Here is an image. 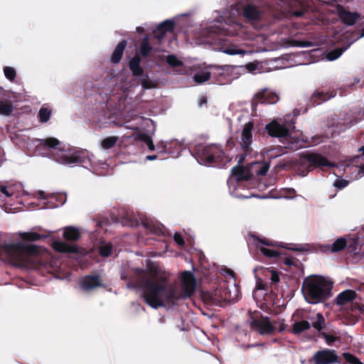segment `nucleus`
<instances>
[{"label": "nucleus", "instance_id": "f257e3e1", "mask_svg": "<svg viewBox=\"0 0 364 364\" xmlns=\"http://www.w3.org/2000/svg\"><path fill=\"white\" fill-rule=\"evenodd\" d=\"M134 272L136 276V287L143 291L142 296H177L169 275L159 274L157 267L135 268Z\"/></svg>", "mask_w": 364, "mask_h": 364}, {"label": "nucleus", "instance_id": "f03ea898", "mask_svg": "<svg viewBox=\"0 0 364 364\" xmlns=\"http://www.w3.org/2000/svg\"><path fill=\"white\" fill-rule=\"evenodd\" d=\"M1 249L8 257L10 262L19 267H30L41 253V248L36 245H26L22 242L7 243Z\"/></svg>", "mask_w": 364, "mask_h": 364}, {"label": "nucleus", "instance_id": "7ed1b4c3", "mask_svg": "<svg viewBox=\"0 0 364 364\" xmlns=\"http://www.w3.org/2000/svg\"><path fill=\"white\" fill-rule=\"evenodd\" d=\"M193 156L198 163L213 167H223L232 159L226 154L222 146L216 144L196 145L193 150Z\"/></svg>", "mask_w": 364, "mask_h": 364}, {"label": "nucleus", "instance_id": "20e7f679", "mask_svg": "<svg viewBox=\"0 0 364 364\" xmlns=\"http://www.w3.org/2000/svg\"><path fill=\"white\" fill-rule=\"evenodd\" d=\"M333 282L325 277L313 274L306 277L302 284V291L307 296H331Z\"/></svg>", "mask_w": 364, "mask_h": 364}, {"label": "nucleus", "instance_id": "39448f33", "mask_svg": "<svg viewBox=\"0 0 364 364\" xmlns=\"http://www.w3.org/2000/svg\"><path fill=\"white\" fill-rule=\"evenodd\" d=\"M297 171L302 176L317 168L331 167L333 164L328 159L317 153L306 152L300 155L296 161Z\"/></svg>", "mask_w": 364, "mask_h": 364}, {"label": "nucleus", "instance_id": "423d86ee", "mask_svg": "<svg viewBox=\"0 0 364 364\" xmlns=\"http://www.w3.org/2000/svg\"><path fill=\"white\" fill-rule=\"evenodd\" d=\"M269 168V162L255 161L250 164L248 169L237 165L231 170V174L235 177L237 181H248L254 175L265 176Z\"/></svg>", "mask_w": 364, "mask_h": 364}, {"label": "nucleus", "instance_id": "0eeeda50", "mask_svg": "<svg viewBox=\"0 0 364 364\" xmlns=\"http://www.w3.org/2000/svg\"><path fill=\"white\" fill-rule=\"evenodd\" d=\"M179 279L183 293L181 296H193L196 290L200 287L193 273L191 271L180 272Z\"/></svg>", "mask_w": 364, "mask_h": 364}, {"label": "nucleus", "instance_id": "6e6552de", "mask_svg": "<svg viewBox=\"0 0 364 364\" xmlns=\"http://www.w3.org/2000/svg\"><path fill=\"white\" fill-rule=\"evenodd\" d=\"M356 241L353 240L348 244L347 240L344 237H339L331 245H322L320 246V250L325 254H331L339 252L344 250L346 247L348 248V251L355 254L356 250Z\"/></svg>", "mask_w": 364, "mask_h": 364}, {"label": "nucleus", "instance_id": "1a4fd4ad", "mask_svg": "<svg viewBox=\"0 0 364 364\" xmlns=\"http://www.w3.org/2000/svg\"><path fill=\"white\" fill-rule=\"evenodd\" d=\"M55 160L63 165L71 166L76 164L83 166L90 161L87 154L84 151H76L71 154H62Z\"/></svg>", "mask_w": 364, "mask_h": 364}, {"label": "nucleus", "instance_id": "9d476101", "mask_svg": "<svg viewBox=\"0 0 364 364\" xmlns=\"http://www.w3.org/2000/svg\"><path fill=\"white\" fill-rule=\"evenodd\" d=\"M254 123L249 122L246 123L242 130L240 145L243 151L246 154L252 152L251 144L252 142V130Z\"/></svg>", "mask_w": 364, "mask_h": 364}, {"label": "nucleus", "instance_id": "9b49d317", "mask_svg": "<svg viewBox=\"0 0 364 364\" xmlns=\"http://www.w3.org/2000/svg\"><path fill=\"white\" fill-rule=\"evenodd\" d=\"M251 328L261 335L271 334L275 330V327L270 322L268 317H261L253 319L250 323Z\"/></svg>", "mask_w": 364, "mask_h": 364}, {"label": "nucleus", "instance_id": "f8f14e48", "mask_svg": "<svg viewBox=\"0 0 364 364\" xmlns=\"http://www.w3.org/2000/svg\"><path fill=\"white\" fill-rule=\"evenodd\" d=\"M267 134L272 137H287L289 131L284 124L279 123L277 120H273L265 127Z\"/></svg>", "mask_w": 364, "mask_h": 364}, {"label": "nucleus", "instance_id": "ddd939ff", "mask_svg": "<svg viewBox=\"0 0 364 364\" xmlns=\"http://www.w3.org/2000/svg\"><path fill=\"white\" fill-rule=\"evenodd\" d=\"M159 156H161V159H165L168 156L175 157L177 156L180 146L176 143H167L166 141H161L156 146Z\"/></svg>", "mask_w": 364, "mask_h": 364}, {"label": "nucleus", "instance_id": "4468645a", "mask_svg": "<svg viewBox=\"0 0 364 364\" xmlns=\"http://www.w3.org/2000/svg\"><path fill=\"white\" fill-rule=\"evenodd\" d=\"M315 364H331L338 362L334 350L326 349L317 351L314 355Z\"/></svg>", "mask_w": 364, "mask_h": 364}, {"label": "nucleus", "instance_id": "2eb2a0df", "mask_svg": "<svg viewBox=\"0 0 364 364\" xmlns=\"http://www.w3.org/2000/svg\"><path fill=\"white\" fill-rule=\"evenodd\" d=\"M174 27L175 23L173 21L170 19L165 20L158 25V26L153 31L154 37L156 38L159 43L161 44L166 33L168 32H173Z\"/></svg>", "mask_w": 364, "mask_h": 364}, {"label": "nucleus", "instance_id": "dca6fc26", "mask_svg": "<svg viewBox=\"0 0 364 364\" xmlns=\"http://www.w3.org/2000/svg\"><path fill=\"white\" fill-rule=\"evenodd\" d=\"M79 284L82 289L89 291L102 287V282L98 275H87L80 279Z\"/></svg>", "mask_w": 364, "mask_h": 364}, {"label": "nucleus", "instance_id": "f3484780", "mask_svg": "<svg viewBox=\"0 0 364 364\" xmlns=\"http://www.w3.org/2000/svg\"><path fill=\"white\" fill-rule=\"evenodd\" d=\"M142 225L151 233L156 235H164V227L158 221L149 218H140Z\"/></svg>", "mask_w": 364, "mask_h": 364}, {"label": "nucleus", "instance_id": "a211bd4d", "mask_svg": "<svg viewBox=\"0 0 364 364\" xmlns=\"http://www.w3.org/2000/svg\"><path fill=\"white\" fill-rule=\"evenodd\" d=\"M336 95L335 92L315 91L309 98V104L314 107L330 100Z\"/></svg>", "mask_w": 364, "mask_h": 364}, {"label": "nucleus", "instance_id": "6ab92c4d", "mask_svg": "<svg viewBox=\"0 0 364 364\" xmlns=\"http://www.w3.org/2000/svg\"><path fill=\"white\" fill-rule=\"evenodd\" d=\"M38 148L40 150H49V149H61L60 146L61 142L55 137H47L46 139H37Z\"/></svg>", "mask_w": 364, "mask_h": 364}, {"label": "nucleus", "instance_id": "aec40b11", "mask_svg": "<svg viewBox=\"0 0 364 364\" xmlns=\"http://www.w3.org/2000/svg\"><path fill=\"white\" fill-rule=\"evenodd\" d=\"M210 68H215L218 73H212V75L214 76L215 75L217 77V82L219 84H225L226 83V75H229L232 70V68L230 65H210L208 66Z\"/></svg>", "mask_w": 364, "mask_h": 364}, {"label": "nucleus", "instance_id": "412c9836", "mask_svg": "<svg viewBox=\"0 0 364 364\" xmlns=\"http://www.w3.org/2000/svg\"><path fill=\"white\" fill-rule=\"evenodd\" d=\"M338 16L344 24L347 26H353L360 18V14L357 12H350L345 10L343 8H341L338 10Z\"/></svg>", "mask_w": 364, "mask_h": 364}, {"label": "nucleus", "instance_id": "4be33fe9", "mask_svg": "<svg viewBox=\"0 0 364 364\" xmlns=\"http://www.w3.org/2000/svg\"><path fill=\"white\" fill-rule=\"evenodd\" d=\"M52 247L54 250L63 253H78L79 248L76 245H70L65 242L55 240L53 242Z\"/></svg>", "mask_w": 364, "mask_h": 364}, {"label": "nucleus", "instance_id": "5701e85b", "mask_svg": "<svg viewBox=\"0 0 364 364\" xmlns=\"http://www.w3.org/2000/svg\"><path fill=\"white\" fill-rule=\"evenodd\" d=\"M202 301L206 304H212L213 306H218L224 307L231 303H235L237 301V297L233 298L232 300L228 299L227 297H200Z\"/></svg>", "mask_w": 364, "mask_h": 364}, {"label": "nucleus", "instance_id": "b1692460", "mask_svg": "<svg viewBox=\"0 0 364 364\" xmlns=\"http://www.w3.org/2000/svg\"><path fill=\"white\" fill-rule=\"evenodd\" d=\"M121 223L123 226L134 228L139 225V221L134 213L126 211L121 218Z\"/></svg>", "mask_w": 364, "mask_h": 364}, {"label": "nucleus", "instance_id": "393cba45", "mask_svg": "<svg viewBox=\"0 0 364 364\" xmlns=\"http://www.w3.org/2000/svg\"><path fill=\"white\" fill-rule=\"evenodd\" d=\"M141 58L136 53L129 62V68L134 76H141L144 74V70L140 65Z\"/></svg>", "mask_w": 364, "mask_h": 364}, {"label": "nucleus", "instance_id": "a878e982", "mask_svg": "<svg viewBox=\"0 0 364 364\" xmlns=\"http://www.w3.org/2000/svg\"><path fill=\"white\" fill-rule=\"evenodd\" d=\"M127 45V41L126 40H122L117 44L111 56L112 63L116 64L120 62Z\"/></svg>", "mask_w": 364, "mask_h": 364}, {"label": "nucleus", "instance_id": "bb28decb", "mask_svg": "<svg viewBox=\"0 0 364 364\" xmlns=\"http://www.w3.org/2000/svg\"><path fill=\"white\" fill-rule=\"evenodd\" d=\"M269 272L270 273V296H278L279 294L277 289L278 285L280 282L279 274L274 270H269Z\"/></svg>", "mask_w": 364, "mask_h": 364}, {"label": "nucleus", "instance_id": "cd10ccee", "mask_svg": "<svg viewBox=\"0 0 364 364\" xmlns=\"http://www.w3.org/2000/svg\"><path fill=\"white\" fill-rule=\"evenodd\" d=\"M63 237L68 241L75 242L80 237L79 230L74 227H67L63 232Z\"/></svg>", "mask_w": 364, "mask_h": 364}, {"label": "nucleus", "instance_id": "c85d7f7f", "mask_svg": "<svg viewBox=\"0 0 364 364\" xmlns=\"http://www.w3.org/2000/svg\"><path fill=\"white\" fill-rule=\"evenodd\" d=\"M243 16L249 20H257L260 13L255 6L247 5L243 9Z\"/></svg>", "mask_w": 364, "mask_h": 364}, {"label": "nucleus", "instance_id": "c756f323", "mask_svg": "<svg viewBox=\"0 0 364 364\" xmlns=\"http://www.w3.org/2000/svg\"><path fill=\"white\" fill-rule=\"evenodd\" d=\"M144 301L154 309L161 306H166L164 299H171L172 297H142Z\"/></svg>", "mask_w": 364, "mask_h": 364}, {"label": "nucleus", "instance_id": "7c9ffc66", "mask_svg": "<svg viewBox=\"0 0 364 364\" xmlns=\"http://www.w3.org/2000/svg\"><path fill=\"white\" fill-rule=\"evenodd\" d=\"M310 327L311 323L309 321L302 320L296 321L292 325L291 331L294 334H299L301 332L309 330Z\"/></svg>", "mask_w": 364, "mask_h": 364}, {"label": "nucleus", "instance_id": "2f4dec72", "mask_svg": "<svg viewBox=\"0 0 364 364\" xmlns=\"http://www.w3.org/2000/svg\"><path fill=\"white\" fill-rule=\"evenodd\" d=\"M152 50L153 47L149 43V38L146 36L141 43L139 53L142 57L146 58L149 55Z\"/></svg>", "mask_w": 364, "mask_h": 364}, {"label": "nucleus", "instance_id": "473e14b6", "mask_svg": "<svg viewBox=\"0 0 364 364\" xmlns=\"http://www.w3.org/2000/svg\"><path fill=\"white\" fill-rule=\"evenodd\" d=\"M14 107L11 100H0V114L9 116L13 112Z\"/></svg>", "mask_w": 364, "mask_h": 364}, {"label": "nucleus", "instance_id": "72a5a7b5", "mask_svg": "<svg viewBox=\"0 0 364 364\" xmlns=\"http://www.w3.org/2000/svg\"><path fill=\"white\" fill-rule=\"evenodd\" d=\"M267 95L264 90L258 92L252 100V108L255 109L258 104H267Z\"/></svg>", "mask_w": 364, "mask_h": 364}, {"label": "nucleus", "instance_id": "f704fd0d", "mask_svg": "<svg viewBox=\"0 0 364 364\" xmlns=\"http://www.w3.org/2000/svg\"><path fill=\"white\" fill-rule=\"evenodd\" d=\"M20 237L25 241H38L46 238V236L34 232H26L20 234Z\"/></svg>", "mask_w": 364, "mask_h": 364}, {"label": "nucleus", "instance_id": "c9c22d12", "mask_svg": "<svg viewBox=\"0 0 364 364\" xmlns=\"http://www.w3.org/2000/svg\"><path fill=\"white\" fill-rule=\"evenodd\" d=\"M212 75L210 71H198L194 74L193 80L198 84H202L208 81Z\"/></svg>", "mask_w": 364, "mask_h": 364}, {"label": "nucleus", "instance_id": "e433bc0d", "mask_svg": "<svg viewBox=\"0 0 364 364\" xmlns=\"http://www.w3.org/2000/svg\"><path fill=\"white\" fill-rule=\"evenodd\" d=\"M313 327L318 331H321L324 326L325 319L321 314H317L316 316L311 318Z\"/></svg>", "mask_w": 364, "mask_h": 364}, {"label": "nucleus", "instance_id": "4c0bfd02", "mask_svg": "<svg viewBox=\"0 0 364 364\" xmlns=\"http://www.w3.org/2000/svg\"><path fill=\"white\" fill-rule=\"evenodd\" d=\"M119 138L115 136H108L101 142V146L105 149H109L114 146Z\"/></svg>", "mask_w": 364, "mask_h": 364}, {"label": "nucleus", "instance_id": "58836bf2", "mask_svg": "<svg viewBox=\"0 0 364 364\" xmlns=\"http://www.w3.org/2000/svg\"><path fill=\"white\" fill-rule=\"evenodd\" d=\"M51 115V109L47 107H41L38 112L39 121L42 123L47 122Z\"/></svg>", "mask_w": 364, "mask_h": 364}, {"label": "nucleus", "instance_id": "ea45409f", "mask_svg": "<svg viewBox=\"0 0 364 364\" xmlns=\"http://www.w3.org/2000/svg\"><path fill=\"white\" fill-rule=\"evenodd\" d=\"M357 291L364 294V283L359 284L355 289L344 290L339 293L337 296H358Z\"/></svg>", "mask_w": 364, "mask_h": 364}, {"label": "nucleus", "instance_id": "a19ab883", "mask_svg": "<svg viewBox=\"0 0 364 364\" xmlns=\"http://www.w3.org/2000/svg\"><path fill=\"white\" fill-rule=\"evenodd\" d=\"M284 154V151L282 147H274L269 149L266 151V154L269 159L277 158V156H282Z\"/></svg>", "mask_w": 364, "mask_h": 364}, {"label": "nucleus", "instance_id": "79ce46f5", "mask_svg": "<svg viewBox=\"0 0 364 364\" xmlns=\"http://www.w3.org/2000/svg\"><path fill=\"white\" fill-rule=\"evenodd\" d=\"M139 138L147 145L150 151L155 150L156 147L153 143V141L151 136H149L148 134L144 133L140 134L139 135Z\"/></svg>", "mask_w": 364, "mask_h": 364}, {"label": "nucleus", "instance_id": "37998d69", "mask_svg": "<svg viewBox=\"0 0 364 364\" xmlns=\"http://www.w3.org/2000/svg\"><path fill=\"white\" fill-rule=\"evenodd\" d=\"M261 252L267 257L269 258H274L277 257L280 255V252L277 250L269 249L267 247H260Z\"/></svg>", "mask_w": 364, "mask_h": 364}, {"label": "nucleus", "instance_id": "c03bdc74", "mask_svg": "<svg viewBox=\"0 0 364 364\" xmlns=\"http://www.w3.org/2000/svg\"><path fill=\"white\" fill-rule=\"evenodd\" d=\"M5 77L11 82L14 81L16 77V72L12 67L6 66L4 68Z\"/></svg>", "mask_w": 364, "mask_h": 364}, {"label": "nucleus", "instance_id": "a18cd8bd", "mask_svg": "<svg viewBox=\"0 0 364 364\" xmlns=\"http://www.w3.org/2000/svg\"><path fill=\"white\" fill-rule=\"evenodd\" d=\"M264 90L267 95V104H274L278 101L279 97L276 93L269 91L268 89H264Z\"/></svg>", "mask_w": 364, "mask_h": 364}, {"label": "nucleus", "instance_id": "49530a36", "mask_svg": "<svg viewBox=\"0 0 364 364\" xmlns=\"http://www.w3.org/2000/svg\"><path fill=\"white\" fill-rule=\"evenodd\" d=\"M343 357L349 364H364L358 358L349 353H343Z\"/></svg>", "mask_w": 364, "mask_h": 364}, {"label": "nucleus", "instance_id": "de8ad7c7", "mask_svg": "<svg viewBox=\"0 0 364 364\" xmlns=\"http://www.w3.org/2000/svg\"><path fill=\"white\" fill-rule=\"evenodd\" d=\"M112 247L110 245H104L100 247L99 253L102 257H108L112 253Z\"/></svg>", "mask_w": 364, "mask_h": 364}, {"label": "nucleus", "instance_id": "09e8293b", "mask_svg": "<svg viewBox=\"0 0 364 364\" xmlns=\"http://www.w3.org/2000/svg\"><path fill=\"white\" fill-rule=\"evenodd\" d=\"M166 62L173 67H177L181 65V62L173 55H169L166 58Z\"/></svg>", "mask_w": 364, "mask_h": 364}, {"label": "nucleus", "instance_id": "8fccbe9b", "mask_svg": "<svg viewBox=\"0 0 364 364\" xmlns=\"http://www.w3.org/2000/svg\"><path fill=\"white\" fill-rule=\"evenodd\" d=\"M291 12L292 15L295 17H302L307 12V9L305 5L302 4L299 9H293Z\"/></svg>", "mask_w": 364, "mask_h": 364}, {"label": "nucleus", "instance_id": "3c124183", "mask_svg": "<svg viewBox=\"0 0 364 364\" xmlns=\"http://www.w3.org/2000/svg\"><path fill=\"white\" fill-rule=\"evenodd\" d=\"M216 289H218L217 287ZM227 294L228 293L226 291H220L219 292H218V289H215L214 292H210L209 290H207L206 291H205L204 290H201L200 296H227Z\"/></svg>", "mask_w": 364, "mask_h": 364}, {"label": "nucleus", "instance_id": "603ef678", "mask_svg": "<svg viewBox=\"0 0 364 364\" xmlns=\"http://www.w3.org/2000/svg\"><path fill=\"white\" fill-rule=\"evenodd\" d=\"M269 284L267 282L263 281L262 279H257L256 289L268 290Z\"/></svg>", "mask_w": 364, "mask_h": 364}, {"label": "nucleus", "instance_id": "864d4df0", "mask_svg": "<svg viewBox=\"0 0 364 364\" xmlns=\"http://www.w3.org/2000/svg\"><path fill=\"white\" fill-rule=\"evenodd\" d=\"M343 53L342 49H336L328 54V58L331 60H336Z\"/></svg>", "mask_w": 364, "mask_h": 364}, {"label": "nucleus", "instance_id": "5fc2aeb1", "mask_svg": "<svg viewBox=\"0 0 364 364\" xmlns=\"http://www.w3.org/2000/svg\"><path fill=\"white\" fill-rule=\"evenodd\" d=\"M299 260L295 259V258H293V257H287L284 259V264H286L287 266H289V267H291V266H294V267H298L296 262H298Z\"/></svg>", "mask_w": 364, "mask_h": 364}, {"label": "nucleus", "instance_id": "6e6d98bb", "mask_svg": "<svg viewBox=\"0 0 364 364\" xmlns=\"http://www.w3.org/2000/svg\"><path fill=\"white\" fill-rule=\"evenodd\" d=\"M348 181L345 179H336L334 181L333 186L339 189H342L347 186Z\"/></svg>", "mask_w": 364, "mask_h": 364}, {"label": "nucleus", "instance_id": "4d7b16f0", "mask_svg": "<svg viewBox=\"0 0 364 364\" xmlns=\"http://www.w3.org/2000/svg\"><path fill=\"white\" fill-rule=\"evenodd\" d=\"M173 240L180 246H183L185 244L182 235L179 232H176L173 235Z\"/></svg>", "mask_w": 364, "mask_h": 364}, {"label": "nucleus", "instance_id": "13d9d810", "mask_svg": "<svg viewBox=\"0 0 364 364\" xmlns=\"http://www.w3.org/2000/svg\"><path fill=\"white\" fill-rule=\"evenodd\" d=\"M321 335L324 338L326 343L329 346L332 345V343L336 340V337L332 335H328L326 333H322Z\"/></svg>", "mask_w": 364, "mask_h": 364}, {"label": "nucleus", "instance_id": "bf43d9fd", "mask_svg": "<svg viewBox=\"0 0 364 364\" xmlns=\"http://www.w3.org/2000/svg\"><path fill=\"white\" fill-rule=\"evenodd\" d=\"M272 324L274 325L275 328L278 326V330H279V332L284 331L286 329V327H287L286 324L284 323V320L277 321H274V323Z\"/></svg>", "mask_w": 364, "mask_h": 364}, {"label": "nucleus", "instance_id": "052dcab7", "mask_svg": "<svg viewBox=\"0 0 364 364\" xmlns=\"http://www.w3.org/2000/svg\"><path fill=\"white\" fill-rule=\"evenodd\" d=\"M141 86L144 89H150L154 87L153 83L149 80H143Z\"/></svg>", "mask_w": 364, "mask_h": 364}, {"label": "nucleus", "instance_id": "680f3d73", "mask_svg": "<svg viewBox=\"0 0 364 364\" xmlns=\"http://www.w3.org/2000/svg\"><path fill=\"white\" fill-rule=\"evenodd\" d=\"M295 45L300 47H309L311 46V43L307 41H296Z\"/></svg>", "mask_w": 364, "mask_h": 364}, {"label": "nucleus", "instance_id": "e2e57ef3", "mask_svg": "<svg viewBox=\"0 0 364 364\" xmlns=\"http://www.w3.org/2000/svg\"><path fill=\"white\" fill-rule=\"evenodd\" d=\"M322 297H313V296H311V297H305L306 299V301L309 303H312V304H315V303H318L320 301Z\"/></svg>", "mask_w": 364, "mask_h": 364}, {"label": "nucleus", "instance_id": "0e129e2a", "mask_svg": "<svg viewBox=\"0 0 364 364\" xmlns=\"http://www.w3.org/2000/svg\"><path fill=\"white\" fill-rule=\"evenodd\" d=\"M0 191L3 194L6 195V196L10 197L13 195V193L9 192L7 187L5 186H1L0 188Z\"/></svg>", "mask_w": 364, "mask_h": 364}, {"label": "nucleus", "instance_id": "69168bd1", "mask_svg": "<svg viewBox=\"0 0 364 364\" xmlns=\"http://www.w3.org/2000/svg\"><path fill=\"white\" fill-rule=\"evenodd\" d=\"M353 298V297H343V296L337 297V304H343V302H345L346 301L351 300Z\"/></svg>", "mask_w": 364, "mask_h": 364}, {"label": "nucleus", "instance_id": "338daca9", "mask_svg": "<svg viewBox=\"0 0 364 364\" xmlns=\"http://www.w3.org/2000/svg\"><path fill=\"white\" fill-rule=\"evenodd\" d=\"M259 242L261 244L267 245V246H274V245L273 242L269 241L267 239H265V238L259 239Z\"/></svg>", "mask_w": 364, "mask_h": 364}, {"label": "nucleus", "instance_id": "774afa93", "mask_svg": "<svg viewBox=\"0 0 364 364\" xmlns=\"http://www.w3.org/2000/svg\"><path fill=\"white\" fill-rule=\"evenodd\" d=\"M248 154H246L245 151H244V154H239L237 156V161H238V164H242L245 159V156L247 155Z\"/></svg>", "mask_w": 364, "mask_h": 364}]
</instances>
